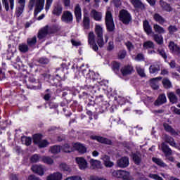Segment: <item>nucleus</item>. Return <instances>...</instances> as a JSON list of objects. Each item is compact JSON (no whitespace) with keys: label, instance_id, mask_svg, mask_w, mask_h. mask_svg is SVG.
I'll return each mask as SVG.
<instances>
[{"label":"nucleus","instance_id":"nucleus-24","mask_svg":"<svg viewBox=\"0 0 180 180\" xmlns=\"http://www.w3.org/2000/svg\"><path fill=\"white\" fill-rule=\"evenodd\" d=\"M52 13L56 15V16H60V15L63 13V6H61V4H56L53 7Z\"/></svg>","mask_w":180,"mask_h":180},{"label":"nucleus","instance_id":"nucleus-32","mask_svg":"<svg viewBox=\"0 0 180 180\" xmlns=\"http://www.w3.org/2000/svg\"><path fill=\"white\" fill-rule=\"evenodd\" d=\"M62 150L64 153H72L74 151V147L72 146V143L68 144L65 143L62 146Z\"/></svg>","mask_w":180,"mask_h":180},{"label":"nucleus","instance_id":"nucleus-3","mask_svg":"<svg viewBox=\"0 0 180 180\" xmlns=\"http://www.w3.org/2000/svg\"><path fill=\"white\" fill-rule=\"evenodd\" d=\"M34 143L39 147V148H44V147H47L49 146V141L46 139H41V135L35 134L33 136Z\"/></svg>","mask_w":180,"mask_h":180},{"label":"nucleus","instance_id":"nucleus-55","mask_svg":"<svg viewBox=\"0 0 180 180\" xmlns=\"http://www.w3.org/2000/svg\"><path fill=\"white\" fill-rule=\"evenodd\" d=\"M122 175V170H114L112 172V176L114 178H119L120 179Z\"/></svg>","mask_w":180,"mask_h":180},{"label":"nucleus","instance_id":"nucleus-30","mask_svg":"<svg viewBox=\"0 0 180 180\" xmlns=\"http://www.w3.org/2000/svg\"><path fill=\"white\" fill-rule=\"evenodd\" d=\"M167 97L169 98L171 103H178V97L175 95L174 92H169L167 94Z\"/></svg>","mask_w":180,"mask_h":180},{"label":"nucleus","instance_id":"nucleus-26","mask_svg":"<svg viewBox=\"0 0 180 180\" xmlns=\"http://www.w3.org/2000/svg\"><path fill=\"white\" fill-rule=\"evenodd\" d=\"M120 179L123 180H133V176L130 175V172L125 170H122Z\"/></svg>","mask_w":180,"mask_h":180},{"label":"nucleus","instance_id":"nucleus-44","mask_svg":"<svg viewBox=\"0 0 180 180\" xmlns=\"http://www.w3.org/2000/svg\"><path fill=\"white\" fill-rule=\"evenodd\" d=\"M21 141L25 146H30L32 144V139L30 137L22 136L21 137Z\"/></svg>","mask_w":180,"mask_h":180},{"label":"nucleus","instance_id":"nucleus-48","mask_svg":"<svg viewBox=\"0 0 180 180\" xmlns=\"http://www.w3.org/2000/svg\"><path fill=\"white\" fill-rule=\"evenodd\" d=\"M162 84L165 88H166V89H168L171 88V86H172V84H171V81H169L168 78L163 79Z\"/></svg>","mask_w":180,"mask_h":180},{"label":"nucleus","instance_id":"nucleus-7","mask_svg":"<svg viewBox=\"0 0 180 180\" xmlns=\"http://www.w3.org/2000/svg\"><path fill=\"white\" fill-rule=\"evenodd\" d=\"M51 33H53V28L49 26H46L45 27L39 30L38 33V39H39V40H41L42 39H44V37H46L48 34H50Z\"/></svg>","mask_w":180,"mask_h":180},{"label":"nucleus","instance_id":"nucleus-2","mask_svg":"<svg viewBox=\"0 0 180 180\" xmlns=\"http://www.w3.org/2000/svg\"><path fill=\"white\" fill-rule=\"evenodd\" d=\"M105 26L108 32H113L115 30V22L113 21V15L112 11L107 10L105 17Z\"/></svg>","mask_w":180,"mask_h":180},{"label":"nucleus","instance_id":"nucleus-50","mask_svg":"<svg viewBox=\"0 0 180 180\" xmlns=\"http://www.w3.org/2000/svg\"><path fill=\"white\" fill-rule=\"evenodd\" d=\"M96 43L100 47H103V46H105V41H103V36L96 37Z\"/></svg>","mask_w":180,"mask_h":180},{"label":"nucleus","instance_id":"nucleus-8","mask_svg":"<svg viewBox=\"0 0 180 180\" xmlns=\"http://www.w3.org/2000/svg\"><path fill=\"white\" fill-rule=\"evenodd\" d=\"M72 147L74 148V150H75L77 152L79 153V154H85V153H86L88 150L84 144L78 142L72 143Z\"/></svg>","mask_w":180,"mask_h":180},{"label":"nucleus","instance_id":"nucleus-37","mask_svg":"<svg viewBox=\"0 0 180 180\" xmlns=\"http://www.w3.org/2000/svg\"><path fill=\"white\" fill-rule=\"evenodd\" d=\"M165 140L166 143H168V144H169V146H171L172 147L176 146V143H175V140H174V138L169 136H166Z\"/></svg>","mask_w":180,"mask_h":180},{"label":"nucleus","instance_id":"nucleus-25","mask_svg":"<svg viewBox=\"0 0 180 180\" xmlns=\"http://www.w3.org/2000/svg\"><path fill=\"white\" fill-rule=\"evenodd\" d=\"M162 77H158L155 78H153L150 80V86L153 89H158V81H161Z\"/></svg>","mask_w":180,"mask_h":180},{"label":"nucleus","instance_id":"nucleus-57","mask_svg":"<svg viewBox=\"0 0 180 180\" xmlns=\"http://www.w3.org/2000/svg\"><path fill=\"white\" fill-rule=\"evenodd\" d=\"M170 110H171V111L172 112V113L174 115H180V109L179 108H177L175 106H172V107H171Z\"/></svg>","mask_w":180,"mask_h":180},{"label":"nucleus","instance_id":"nucleus-46","mask_svg":"<svg viewBox=\"0 0 180 180\" xmlns=\"http://www.w3.org/2000/svg\"><path fill=\"white\" fill-rule=\"evenodd\" d=\"M50 151L52 154H58L61 151V147L60 146H53L51 147Z\"/></svg>","mask_w":180,"mask_h":180},{"label":"nucleus","instance_id":"nucleus-45","mask_svg":"<svg viewBox=\"0 0 180 180\" xmlns=\"http://www.w3.org/2000/svg\"><path fill=\"white\" fill-rule=\"evenodd\" d=\"M179 46H177L176 44H175V42L174 41H170L169 43V49L170 50V51H172V53L175 54V52L176 51V49L178 48Z\"/></svg>","mask_w":180,"mask_h":180},{"label":"nucleus","instance_id":"nucleus-38","mask_svg":"<svg viewBox=\"0 0 180 180\" xmlns=\"http://www.w3.org/2000/svg\"><path fill=\"white\" fill-rule=\"evenodd\" d=\"M160 71V65H152L149 68V72L150 74H157Z\"/></svg>","mask_w":180,"mask_h":180},{"label":"nucleus","instance_id":"nucleus-21","mask_svg":"<svg viewBox=\"0 0 180 180\" xmlns=\"http://www.w3.org/2000/svg\"><path fill=\"white\" fill-rule=\"evenodd\" d=\"M94 32L96 33V37H101L103 36V27L102 25L96 24L94 27Z\"/></svg>","mask_w":180,"mask_h":180},{"label":"nucleus","instance_id":"nucleus-62","mask_svg":"<svg viewBox=\"0 0 180 180\" xmlns=\"http://www.w3.org/2000/svg\"><path fill=\"white\" fill-rule=\"evenodd\" d=\"M125 46L127 47V49L129 51H131V50H133V49H134L133 44H131L130 41L125 42Z\"/></svg>","mask_w":180,"mask_h":180},{"label":"nucleus","instance_id":"nucleus-41","mask_svg":"<svg viewBox=\"0 0 180 180\" xmlns=\"http://www.w3.org/2000/svg\"><path fill=\"white\" fill-rule=\"evenodd\" d=\"M160 6L165 11H167V12H171L172 11V8L169 6V4H167L166 2H164L162 0H160Z\"/></svg>","mask_w":180,"mask_h":180},{"label":"nucleus","instance_id":"nucleus-53","mask_svg":"<svg viewBox=\"0 0 180 180\" xmlns=\"http://www.w3.org/2000/svg\"><path fill=\"white\" fill-rule=\"evenodd\" d=\"M120 69V63L114 61L112 62V70L115 72H119V70Z\"/></svg>","mask_w":180,"mask_h":180},{"label":"nucleus","instance_id":"nucleus-20","mask_svg":"<svg viewBox=\"0 0 180 180\" xmlns=\"http://www.w3.org/2000/svg\"><path fill=\"white\" fill-rule=\"evenodd\" d=\"M101 160H103L105 167H107L108 168H111V167L115 165V163L110 161V158L106 155H103Z\"/></svg>","mask_w":180,"mask_h":180},{"label":"nucleus","instance_id":"nucleus-47","mask_svg":"<svg viewBox=\"0 0 180 180\" xmlns=\"http://www.w3.org/2000/svg\"><path fill=\"white\" fill-rule=\"evenodd\" d=\"M59 169H60V171H66L68 172H70V171H71L70 166L65 163H60L59 165Z\"/></svg>","mask_w":180,"mask_h":180},{"label":"nucleus","instance_id":"nucleus-31","mask_svg":"<svg viewBox=\"0 0 180 180\" xmlns=\"http://www.w3.org/2000/svg\"><path fill=\"white\" fill-rule=\"evenodd\" d=\"M143 29L147 34H151L153 33V29L147 20L143 21Z\"/></svg>","mask_w":180,"mask_h":180},{"label":"nucleus","instance_id":"nucleus-12","mask_svg":"<svg viewBox=\"0 0 180 180\" xmlns=\"http://www.w3.org/2000/svg\"><path fill=\"white\" fill-rule=\"evenodd\" d=\"M133 72H134V69L131 65H127L121 68V73L123 77L130 75L131 74H133Z\"/></svg>","mask_w":180,"mask_h":180},{"label":"nucleus","instance_id":"nucleus-58","mask_svg":"<svg viewBox=\"0 0 180 180\" xmlns=\"http://www.w3.org/2000/svg\"><path fill=\"white\" fill-rule=\"evenodd\" d=\"M144 60V56L141 53H139L136 57L134 58L135 61H143Z\"/></svg>","mask_w":180,"mask_h":180},{"label":"nucleus","instance_id":"nucleus-27","mask_svg":"<svg viewBox=\"0 0 180 180\" xmlns=\"http://www.w3.org/2000/svg\"><path fill=\"white\" fill-rule=\"evenodd\" d=\"M163 127L166 131H167L168 133H171V134H172L173 136H176V134H178L176 131H175V129H174L172 127H171V125L167 123L163 124Z\"/></svg>","mask_w":180,"mask_h":180},{"label":"nucleus","instance_id":"nucleus-33","mask_svg":"<svg viewBox=\"0 0 180 180\" xmlns=\"http://www.w3.org/2000/svg\"><path fill=\"white\" fill-rule=\"evenodd\" d=\"M153 19L155 20V22H158V23H160V25H164L165 23V19L162 18L160 14L155 13L153 15Z\"/></svg>","mask_w":180,"mask_h":180},{"label":"nucleus","instance_id":"nucleus-11","mask_svg":"<svg viewBox=\"0 0 180 180\" xmlns=\"http://www.w3.org/2000/svg\"><path fill=\"white\" fill-rule=\"evenodd\" d=\"M130 165L129 158L122 157L117 161V165L120 168H127V166Z\"/></svg>","mask_w":180,"mask_h":180},{"label":"nucleus","instance_id":"nucleus-39","mask_svg":"<svg viewBox=\"0 0 180 180\" xmlns=\"http://www.w3.org/2000/svg\"><path fill=\"white\" fill-rule=\"evenodd\" d=\"M27 43L28 46H30V47H32V46H34V44H36V43H37V38L36 37V36H34L31 38H28L27 39Z\"/></svg>","mask_w":180,"mask_h":180},{"label":"nucleus","instance_id":"nucleus-59","mask_svg":"<svg viewBox=\"0 0 180 180\" xmlns=\"http://www.w3.org/2000/svg\"><path fill=\"white\" fill-rule=\"evenodd\" d=\"M46 93L44 97V99H45V101H49L50 99V98H51V91H50L49 89H46Z\"/></svg>","mask_w":180,"mask_h":180},{"label":"nucleus","instance_id":"nucleus-56","mask_svg":"<svg viewBox=\"0 0 180 180\" xmlns=\"http://www.w3.org/2000/svg\"><path fill=\"white\" fill-rule=\"evenodd\" d=\"M40 160V156L37 154H34L30 158L31 162H39Z\"/></svg>","mask_w":180,"mask_h":180},{"label":"nucleus","instance_id":"nucleus-9","mask_svg":"<svg viewBox=\"0 0 180 180\" xmlns=\"http://www.w3.org/2000/svg\"><path fill=\"white\" fill-rule=\"evenodd\" d=\"M18 6L15 10V15L18 18L23 13V11H25V6H26V0H18Z\"/></svg>","mask_w":180,"mask_h":180},{"label":"nucleus","instance_id":"nucleus-17","mask_svg":"<svg viewBox=\"0 0 180 180\" xmlns=\"http://www.w3.org/2000/svg\"><path fill=\"white\" fill-rule=\"evenodd\" d=\"M75 15L77 22H80L81 19H82V13L81 10V6H79V4H76L75 6Z\"/></svg>","mask_w":180,"mask_h":180},{"label":"nucleus","instance_id":"nucleus-14","mask_svg":"<svg viewBox=\"0 0 180 180\" xmlns=\"http://www.w3.org/2000/svg\"><path fill=\"white\" fill-rule=\"evenodd\" d=\"M32 171L34 172L35 174H38V175H40L41 176H43L44 175V167L41 165H33L31 168Z\"/></svg>","mask_w":180,"mask_h":180},{"label":"nucleus","instance_id":"nucleus-63","mask_svg":"<svg viewBox=\"0 0 180 180\" xmlns=\"http://www.w3.org/2000/svg\"><path fill=\"white\" fill-rule=\"evenodd\" d=\"M118 57H119V58H121V60L124 58V57H126V51H120V53L118 54Z\"/></svg>","mask_w":180,"mask_h":180},{"label":"nucleus","instance_id":"nucleus-34","mask_svg":"<svg viewBox=\"0 0 180 180\" xmlns=\"http://www.w3.org/2000/svg\"><path fill=\"white\" fill-rule=\"evenodd\" d=\"M41 160L44 164H46L47 165H53L54 164V160L50 156H44L41 158Z\"/></svg>","mask_w":180,"mask_h":180},{"label":"nucleus","instance_id":"nucleus-51","mask_svg":"<svg viewBox=\"0 0 180 180\" xmlns=\"http://www.w3.org/2000/svg\"><path fill=\"white\" fill-rule=\"evenodd\" d=\"M143 47L145 49H154V42L151 41H147L143 43Z\"/></svg>","mask_w":180,"mask_h":180},{"label":"nucleus","instance_id":"nucleus-23","mask_svg":"<svg viewBox=\"0 0 180 180\" xmlns=\"http://www.w3.org/2000/svg\"><path fill=\"white\" fill-rule=\"evenodd\" d=\"M89 164L91 165V168L92 169H98L99 168H101L102 163H101V161L91 159L89 161Z\"/></svg>","mask_w":180,"mask_h":180},{"label":"nucleus","instance_id":"nucleus-16","mask_svg":"<svg viewBox=\"0 0 180 180\" xmlns=\"http://www.w3.org/2000/svg\"><path fill=\"white\" fill-rule=\"evenodd\" d=\"M91 139L92 140H96L98 143H102L103 144H108L109 146L112 144V141L102 136H91Z\"/></svg>","mask_w":180,"mask_h":180},{"label":"nucleus","instance_id":"nucleus-35","mask_svg":"<svg viewBox=\"0 0 180 180\" xmlns=\"http://www.w3.org/2000/svg\"><path fill=\"white\" fill-rule=\"evenodd\" d=\"M152 160L153 161V162H155V164H157V165H159V167H162L163 168H165L166 167H167V164H165L164 161H162L160 158H153Z\"/></svg>","mask_w":180,"mask_h":180},{"label":"nucleus","instance_id":"nucleus-40","mask_svg":"<svg viewBox=\"0 0 180 180\" xmlns=\"http://www.w3.org/2000/svg\"><path fill=\"white\" fill-rule=\"evenodd\" d=\"M153 39L158 44H162L164 43V38L162 35H158L157 34H153Z\"/></svg>","mask_w":180,"mask_h":180},{"label":"nucleus","instance_id":"nucleus-19","mask_svg":"<svg viewBox=\"0 0 180 180\" xmlns=\"http://www.w3.org/2000/svg\"><path fill=\"white\" fill-rule=\"evenodd\" d=\"M164 103H167V96L165 94H160L155 101L154 105L160 106V105H164Z\"/></svg>","mask_w":180,"mask_h":180},{"label":"nucleus","instance_id":"nucleus-54","mask_svg":"<svg viewBox=\"0 0 180 180\" xmlns=\"http://www.w3.org/2000/svg\"><path fill=\"white\" fill-rule=\"evenodd\" d=\"M168 31L170 34H174V33L178 32V28L175 25H170L168 27Z\"/></svg>","mask_w":180,"mask_h":180},{"label":"nucleus","instance_id":"nucleus-52","mask_svg":"<svg viewBox=\"0 0 180 180\" xmlns=\"http://www.w3.org/2000/svg\"><path fill=\"white\" fill-rule=\"evenodd\" d=\"M158 54H160V56H161V57H162V58H164V60H167V58H168L167 53H165V50H164L163 49H158Z\"/></svg>","mask_w":180,"mask_h":180},{"label":"nucleus","instance_id":"nucleus-61","mask_svg":"<svg viewBox=\"0 0 180 180\" xmlns=\"http://www.w3.org/2000/svg\"><path fill=\"white\" fill-rule=\"evenodd\" d=\"M49 59L48 58H41L39 60V63L40 64H49Z\"/></svg>","mask_w":180,"mask_h":180},{"label":"nucleus","instance_id":"nucleus-18","mask_svg":"<svg viewBox=\"0 0 180 180\" xmlns=\"http://www.w3.org/2000/svg\"><path fill=\"white\" fill-rule=\"evenodd\" d=\"M46 180H63V174L60 172H54L46 177Z\"/></svg>","mask_w":180,"mask_h":180},{"label":"nucleus","instance_id":"nucleus-22","mask_svg":"<svg viewBox=\"0 0 180 180\" xmlns=\"http://www.w3.org/2000/svg\"><path fill=\"white\" fill-rule=\"evenodd\" d=\"M129 1L135 8H139L142 11H144V9H146V6L144 5V4H143V2H141V0H129Z\"/></svg>","mask_w":180,"mask_h":180},{"label":"nucleus","instance_id":"nucleus-64","mask_svg":"<svg viewBox=\"0 0 180 180\" xmlns=\"http://www.w3.org/2000/svg\"><path fill=\"white\" fill-rule=\"evenodd\" d=\"M90 180H106V179H105L103 177H98L96 176H91Z\"/></svg>","mask_w":180,"mask_h":180},{"label":"nucleus","instance_id":"nucleus-4","mask_svg":"<svg viewBox=\"0 0 180 180\" xmlns=\"http://www.w3.org/2000/svg\"><path fill=\"white\" fill-rule=\"evenodd\" d=\"M120 20L122 22L124 23V25H129V23H130V20H131V15L129 11L122 10L120 12Z\"/></svg>","mask_w":180,"mask_h":180},{"label":"nucleus","instance_id":"nucleus-60","mask_svg":"<svg viewBox=\"0 0 180 180\" xmlns=\"http://www.w3.org/2000/svg\"><path fill=\"white\" fill-rule=\"evenodd\" d=\"M52 4H53V0H46V4L45 7L46 12H48L49 9H50V7L51 6Z\"/></svg>","mask_w":180,"mask_h":180},{"label":"nucleus","instance_id":"nucleus-10","mask_svg":"<svg viewBox=\"0 0 180 180\" xmlns=\"http://www.w3.org/2000/svg\"><path fill=\"white\" fill-rule=\"evenodd\" d=\"M74 17L72 16V13L71 11H64L61 20L65 23H72V20Z\"/></svg>","mask_w":180,"mask_h":180},{"label":"nucleus","instance_id":"nucleus-6","mask_svg":"<svg viewBox=\"0 0 180 180\" xmlns=\"http://www.w3.org/2000/svg\"><path fill=\"white\" fill-rule=\"evenodd\" d=\"M88 41L89 44H90L91 49L94 51H98L99 48L98 47V45H96V41H95V33L94 32H90L88 35Z\"/></svg>","mask_w":180,"mask_h":180},{"label":"nucleus","instance_id":"nucleus-15","mask_svg":"<svg viewBox=\"0 0 180 180\" xmlns=\"http://www.w3.org/2000/svg\"><path fill=\"white\" fill-rule=\"evenodd\" d=\"M91 18H94L96 22H101L102 20V12L96 11L95 9H92L90 13Z\"/></svg>","mask_w":180,"mask_h":180},{"label":"nucleus","instance_id":"nucleus-28","mask_svg":"<svg viewBox=\"0 0 180 180\" xmlns=\"http://www.w3.org/2000/svg\"><path fill=\"white\" fill-rule=\"evenodd\" d=\"M161 150L165 154V155H171L172 154V150L169 148L168 145L165 144V143H162Z\"/></svg>","mask_w":180,"mask_h":180},{"label":"nucleus","instance_id":"nucleus-42","mask_svg":"<svg viewBox=\"0 0 180 180\" xmlns=\"http://www.w3.org/2000/svg\"><path fill=\"white\" fill-rule=\"evenodd\" d=\"M133 161L136 164V165H140L141 163V156L136 153L132 155Z\"/></svg>","mask_w":180,"mask_h":180},{"label":"nucleus","instance_id":"nucleus-43","mask_svg":"<svg viewBox=\"0 0 180 180\" xmlns=\"http://www.w3.org/2000/svg\"><path fill=\"white\" fill-rule=\"evenodd\" d=\"M18 49L21 53H27L29 51V46L26 44H20Z\"/></svg>","mask_w":180,"mask_h":180},{"label":"nucleus","instance_id":"nucleus-5","mask_svg":"<svg viewBox=\"0 0 180 180\" xmlns=\"http://www.w3.org/2000/svg\"><path fill=\"white\" fill-rule=\"evenodd\" d=\"M76 163L77 164L79 168L82 171H85V169H88L89 166H88V162L85 158L82 157H78L75 158Z\"/></svg>","mask_w":180,"mask_h":180},{"label":"nucleus","instance_id":"nucleus-13","mask_svg":"<svg viewBox=\"0 0 180 180\" xmlns=\"http://www.w3.org/2000/svg\"><path fill=\"white\" fill-rule=\"evenodd\" d=\"M2 4L6 12H8L9 9L13 11L15 8V0H2Z\"/></svg>","mask_w":180,"mask_h":180},{"label":"nucleus","instance_id":"nucleus-49","mask_svg":"<svg viewBox=\"0 0 180 180\" xmlns=\"http://www.w3.org/2000/svg\"><path fill=\"white\" fill-rule=\"evenodd\" d=\"M136 71L139 76H141L142 78H144L146 77V72H144V68H142L140 66H136Z\"/></svg>","mask_w":180,"mask_h":180},{"label":"nucleus","instance_id":"nucleus-36","mask_svg":"<svg viewBox=\"0 0 180 180\" xmlns=\"http://www.w3.org/2000/svg\"><path fill=\"white\" fill-rule=\"evenodd\" d=\"M153 29L156 33H159L160 34L165 33V30L164 29V27L160 26L158 24H155L153 25Z\"/></svg>","mask_w":180,"mask_h":180},{"label":"nucleus","instance_id":"nucleus-29","mask_svg":"<svg viewBox=\"0 0 180 180\" xmlns=\"http://www.w3.org/2000/svg\"><path fill=\"white\" fill-rule=\"evenodd\" d=\"M83 27L86 30L91 29V18L89 17H83Z\"/></svg>","mask_w":180,"mask_h":180},{"label":"nucleus","instance_id":"nucleus-1","mask_svg":"<svg viewBox=\"0 0 180 180\" xmlns=\"http://www.w3.org/2000/svg\"><path fill=\"white\" fill-rule=\"evenodd\" d=\"M45 1L46 0H30L28 4L30 11H33V8L35 6L34 15H38L43 11V9H44Z\"/></svg>","mask_w":180,"mask_h":180}]
</instances>
